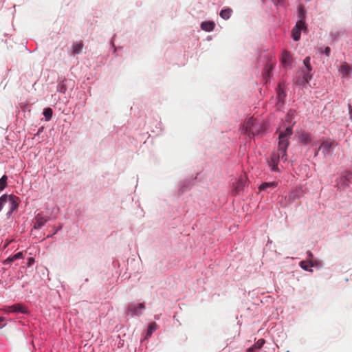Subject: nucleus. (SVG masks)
<instances>
[{
    "instance_id": "obj_27",
    "label": "nucleus",
    "mask_w": 352,
    "mask_h": 352,
    "mask_svg": "<svg viewBox=\"0 0 352 352\" xmlns=\"http://www.w3.org/2000/svg\"><path fill=\"white\" fill-rule=\"evenodd\" d=\"M8 198L7 195H3L0 197V211L2 210L4 204L8 201Z\"/></svg>"
},
{
    "instance_id": "obj_23",
    "label": "nucleus",
    "mask_w": 352,
    "mask_h": 352,
    "mask_svg": "<svg viewBox=\"0 0 352 352\" xmlns=\"http://www.w3.org/2000/svg\"><path fill=\"white\" fill-rule=\"evenodd\" d=\"M43 116H45V118L47 121L50 120L52 117L53 111L51 108L47 107L44 109L43 110Z\"/></svg>"
},
{
    "instance_id": "obj_26",
    "label": "nucleus",
    "mask_w": 352,
    "mask_h": 352,
    "mask_svg": "<svg viewBox=\"0 0 352 352\" xmlns=\"http://www.w3.org/2000/svg\"><path fill=\"white\" fill-rule=\"evenodd\" d=\"M348 108H349V116H350L351 123L347 124V127H348L349 130L352 131V106H351V104H349Z\"/></svg>"
},
{
    "instance_id": "obj_1",
    "label": "nucleus",
    "mask_w": 352,
    "mask_h": 352,
    "mask_svg": "<svg viewBox=\"0 0 352 352\" xmlns=\"http://www.w3.org/2000/svg\"><path fill=\"white\" fill-rule=\"evenodd\" d=\"M289 134L280 133L278 137V151L276 152L281 160L287 161V149L289 146Z\"/></svg>"
},
{
    "instance_id": "obj_31",
    "label": "nucleus",
    "mask_w": 352,
    "mask_h": 352,
    "mask_svg": "<svg viewBox=\"0 0 352 352\" xmlns=\"http://www.w3.org/2000/svg\"><path fill=\"white\" fill-rule=\"evenodd\" d=\"M34 259L33 258H29L28 259V265L30 266L32 263H34Z\"/></svg>"
},
{
    "instance_id": "obj_3",
    "label": "nucleus",
    "mask_w": 352,
    "mask_h": 352,
    "mask_svg": "<svg viewBox=\"0 0 352 352\" xmlns=\"http://www.w3.org/2000/svg\"><path fill=\"white\" fill-rule=\"evenodd\" d=\"M301 30H306L305 23L303 20H298L292 31V37L294 41H297L300 39Z\"/></svg>"
},
{
    "instance_id": "obj_36",
    "label": "nucleus",
    "mask_w": 352,
    "mask_h": 352,
    "mask_svg": "<svg viewBox=\"0 0 352 352\" xmlns=\"http://www.w3.org/2000/svg\"><path fill=\"white\" fill-rule=\"evenodd\" d=\"M59 229H60V228H58V229H56H56H54V231H55V232H54V234L56 233V232H58V230Z\"/></svg>"
},
{
    "instance_id": "obj_33",
    "label": "nucleus",
    "mask_w": 352,
    "mask_h": 352,
    "mask_svg": "<svg viewBox=\"0 0 352 352\" xmlns=\"http://www.w3.org/2000/svg\"><path fill=\"white\" fill-rule=\"evenodd\" d=\"M351 175H352V174L349 173H347V175H346L345 177H346V179L349 180L351 177Z\"/></svg>"
},
{
    "instance_id": "obj_34",
    "label": "nucleus",
    "mask_w": 352,
    "mask_h": 352,
    "mask_svg": "<svg viewBox=\"0 0 352 352\" xmlns=\"http://www.w3.org/2000/svg\"><path fill=\"white\" fill-rule=\"evenodd\" d=\"M308 256L311 258L313 257V254L311 252H307Z\"/></svg>"
},
{
    "instance_id": "obj_32",
    "label": "nucleus",
    "mask_w": 352,
    "mask_h": 352,
    "mask_svg": "<svg viewBox=\"0 0 352 352\" xmlns=\"http://www.w3.org/2000/svg\"><path fill=\"white\" fill-rule=\"evenodd\" d=\"M254 349H255L254 346H252V347H250L248 349V352H253Z\"/></svg>"
},
{
    "instance_id": "obj_4",
    "label": "nucleus",
    "mask_w": 352,
    "mask_h": 352,
    "mask_svg": "<svg viewBox=\"0 0 352 352\" xmlns=\"http://www.w3.org/2000/svg\"><path fill=\"white\" fill-rule=\"evenodd\" d=\"M50 219L47 216H44L41 213L37 214L34 219V229H41Z\"/></svg>"
},
{
    "instance_id": "obj_25",
    "label": "nucleus",
    "mask_w": 352,
    "mask_h": 352,
    "mask_svg": "<svg viewBox=\"0 0 352 352\" xmlns=\"http://www.w3.org/2000/svg\"><path fill=\"white\" fill-rule=\"evenodd\" d=\"M157 329V324L155 322H152L148 325V328L147 330V336H151L154 331Z\"/></svg>"
},
{
    "instance_id": "obj_35",
    "label": "nucleus",
    "mask_w": 352,
    "mask_h": 352,
    "mask_svg": "<svg viewBox=\"0 0 352 352\" xmlns=\"http://www.w3.org/2000/svg\"><path fill=\"white\" fill-rule=\"evenodd\" d=\"M10 243V241H7V243H6L4 248H6Z\"/></svg>"
},
{
    "instance_id": "obj_17",
    "label": "nucleus",
    "mask_w": 352,
    "mask_h": 352,
    "mask_svg": "<svg viewBox=\"0 0 352 352\" xmlns=\"http://www.w3.org/2000/svg\"><path fill=\"white\" fill-rule=\"evenodd\" d=\"M281 62L284 65H287L291 63L292 60V56L289 52L287 51H284L282 53L281 58H280Z\"/></svg>"
},
{
    "instance_id": "obj_16",
    "label": "nucleus",
    "mask_w": 352,
    "mask_h": 352,
    "mask_svg": "<svg viewBox=\"0 0 352 352\" xmlns=\"http://www.w3.org/2000/svg\"><path fill=\"white\" fill-rule=\"evenodd\" d=\"M82 47H83L82 41H80L77 42L76 43H74L72 45V54L74 55H75V54H78L81 53Z\"/></svg>"
},
{
    "instance_id": "obj_13",
    "label": "nucleus",
    "mask_w": 352,
    "mask_h": 352,
    "mask_svg": "<svg viewBox=\"0 0 352 352\" xmlns=\"http://www.w3.org/2000/svg\"><path fill=\"white\" fill-rule=\"evenodd\" d=\"M215 24L213 21H204L201 24V28L206 32H211L214 30Z\"/></svg>"
},
{
    "instance_id": "obj_8",
    "label": "nucleus",
    "mask_w": 352,
    "mask_h": 352,
    "mask_svg": "<svg viewBox=\"0 0 352 352\" xmlns=\"http://www.w3.org/2000/svg\"><path fill=\"white\" fill-rule=\"evenodd\" d=\"M304 65L306 67L307 72H305L304 74V79L306 82H309V81L311 78V76L309 74L310 72L311 71V66L310 65V57L307 56L304 59Z\"/></svg>"
},
{
    "instance_id": "obj_7",
    "label": "nucleus",
    "mask_w": 352,
    "mask_h": 352,
    "mask_svg": "<svg viewBox=\"0 0 352 352\" xmlns=\"http://www.w3.org/2000/svg\"><path fill=\"white\" fill-rule=\"evenodd\" d=\"M8 198L7 202L9 203V206H10V210L8 211V213L11 214L12 212H13V211L16 210L19 206V197H17L13 195H8Z\"/></svg>"
},
{
    "instance_id": "obj_5",
    "label": "nucleus",
    "mask_w": 352,
    "mask_h": 352,
    "mask_svg": "<svg viewBox=\"0 0 352 352\" xmlns=\"http://www.w3.org/2000/svg\"><path fill=\"white\" fill-rule=\"evenodd\" d=\"M4 311L6 313L20 312L22 314H27L28 309L27 307L23 306L22 304L17 303L5 308Z\"/></svg>"
},
{
    "instance_id": "obj_11",
    "label": "nucleus",
    "mask_w": 352,
    "mask_h": 352,
    "mask_svg": "<svg viewBox=\"0 0 352 352\" xmlns=\"http://www.w3.org/2000/svg\"><path fill=\"white\" fill-rule=\"evenodd\" d=\"M335 146V142L333 141L327 140L324 141L320 147V149L322 151L323 153H329L331 148Z\"/></svg>"
},
{
    "instance_id": "obj_20",
    "label": "nucleus",
    "mask_w": 352,
    "mask_h": 352,
    "mask_svg": "<svg viewBox=\"0 0 352 352\" xmlns=\"http://www.w3.org/2000/svg\"><path fill=\"white\" fill-rule=\"evenodd\" d=\"M232 13V10L231 8L223 9L220 12V16L222 19L227 20V19H230Z\"/></svg>"
},
{
    "instance_id": "obj_2",
    "label": "nucleus",
    "mask_w": 352,
    "mask_h": 352,
    "mask_svg": "<svg viewBox=\"0 0 352 352\" xmlns=\"http://www.w3.org/2000/svg\"><path fill=\"white\" fill-rule=\"evenodd\" d=\"M294 111L290 110L286 116L285 121L283 124V127L279 129L278 132H292L293 129V124L294 122H292L294 117Z\"/></svg>"
},
{
    "instance_id": "obj_9",
    "label": "nucleus",
    "mask_w": 352,
    "mask_h": 352,
    "mask_svg": "<svg viewBox=\"0 0 352 352\" xmlns=\"http://www.w3.org/2000/svg\"><path fill=\"white\" fill-rule=\"evenodd\" d=\"M145 308V306L143 303H139L137 305H130L129 307V311L132 313V314L139 316L142 314L141 311Z\"/></svg>"
},
{
    "instance_id": "obj_22",
    "label": "nucleus",
    "mask_w": 352,
    "mask_h": 352,
    "mask_svg": "<svg viewBox=\"0 0 352 352\" xmlns=\"http://www.w3.org/2000/svg\"><path fill=\"white\" fill-rule=\"evenodd\" d=\"M276 186H277V183L274 182H265V183H263L259 186V190H265L267 188H275V187H276Z\"/></svg>"
},
{
    "instance_id": "obj_19",
    "label": "nucleus",
    "mask_w": 352,
    "mask_h": 352,
    "mask_svg": "<svg viewBox=\"0 0 352 352\" xmlns=\"http://www.w3.org/2000/svg\"><path fill=\"white\" fill-rule=\"evenodd\" d=\"M351 70V67L346 63L344 64H343L339 69L342 77H346V76H348Z\"/></svg>"
},
{
    "instance_id": "obj_12",
    "label": "nucleus",
    "mask_w": 352,
    "mask_h": 352,
    "mask_svg": "<svg viewBox=\"0 0 352 352\" xmlns=\"http://www.w3.org/2000/svg\"><path fill=\"white\" fill-rule=\"evenodd\" d=\"M245 185V178L241 177L237 181L236 186L234 187V192L235 194H239L241 191L243 190V187Z\"/></svg>"
},
{
    "instance_id": "obj_24",
    "label": "nucleus",
    "mask_w": 352,
    "mask_h": 352,
    "mask_svg": "<svg viewBox=\"0 0 352 352\" xmlns=\"http://www.w3.org/2000/svg\"><path fill=\"white\" fill-rule=\"evenodd\" d=\"M8 177L3 175L0 178V191L3 190L7 186Z\"/></svg>"
},
{
    "instance_id": "obj_30",
    "label": "nucleus",
    "mask_w": 352,
    "mask_h": 352,
    "mask_svg": "<svg viewBox=\"0 0 352 352\" xmlns=\"http://www.w3.org/2000/svg\"><path fill=\"white\" fill-rule=\"evenodd\" d=\"M330 52H331V50H330V47H326L324 50V53L327 56H329V54H330Z\"/></svg>"
},
{
    "instance_id": "obj_28",
    "label": "nucleus",
    "mask_w": 352,
    "mask_h": 352,
    "mask_svg": "<svg viewBox=\"0 0 352 352\" xmlns=\"http://www.w3.org/2000/svg\"><path fill=\"white\" fill-rule=\"evenodd\" d=\"M265 344V340L263 339H259L254 344V346L255 349H261L263 344Z\"/></svg>"
},
{
    "instance_id": "obj_37",
    "label": "nucleus",
    "mask_w": 352,
    "mask_h": 352,
    "mask_svg": "<svg viewBox=\"0 0 352 352\" xmlns=\"http://www.w3.org/2000/svg\"><path fill=\"white\" fill-rule=\"evenodd\" d=\"M59 229H60V228H58V229H56H56H54V231H55V232H54V234L56 233V232H58V230Z\"/></svg>"
},
{
    "instance_id": "obj_29",
    "label": "nucleus",
    "mask_w": 352,
    "mask_h": 352,
    "mask_svg": "<svg viewBox=\"0 0 352 352\" xmlns=\"http://www.w3.org/2000/svg\"><path fill=\"white\" fill-rule=\"evenodd\" d=\"M298 17L299 20H303L305 21V11L302 8H300L299 12H298Z\"/></svg>"
},
{
    "instance_id": "obj_15",
    "label": "nucleus",
    "mask_w": 352,
    "mask_h": 352,
    "mask_svg": "<svg viewBox=\"0 0 352 352\" xmlns=\"http://www.w3.org/2000/svg\"><path fill=\"white\" fill-rule=\"evenodd\" d=\"M286 94L282 84L279 83L277 89V97L279 102H283Z\"/></svg>"
},
{
    "instance_id": "obj_38",
    "label": "nucleus",
    "mask_w": 352,
    "mask_h": 352,
    "mask_svg": "<svg viewBox=\"0 0 352 352\" xmlns=\"http://www.w3.org/2000/svg\"><path fill=\"white\" fill-rule=\"evenodd\" d=\"M270 74V69L267 70V72H266L265 75H269Z\"/></svg>"
},
{
    "instance_id": "obj_14",
    "label": "nucleus",
    "mask_w": 352,
    "mask_h": 352,
    "mask_svg": "<svg viewBox=\"0 0 352 352\" xmlns=\"http://www.w3.org/2000/svg\"><path fill=\"white\" fill-rule=\"evenodd\" d=\"M23 258V252H20L13 256L8 257V258H6L3 261V264L9 265V264L12 263V262H14V261L19 259V258Z\"/></svg>"
},
{
    "instance_id": "obj_18",
    "label": "nucleus",
    "mask_w": 352,
    "mask_h": 352,
    "mask_svg": "<svg viewBox=\"0 0 352 352\" xmlns=\"http://www.w3.org/2000/svg\"><path fill=\"white\" fill-rule=\"evenodd\" d=\"M300 266L306 271L311 272L314 264L311 261H302L300 263Z\"/></svg>"
},
{
    "instance_id": "obj_10",
    "label": "nucleus",
    "mask_w": 352,
    "mask_h": 352,
    "mask_svg": "<svg viewBox=\"0 0 352 352\" xmlns=\"http://www.w3.org/2000/svg\"><path fill=\"white\" fill-rule=\"evenodd\" d=\"M255 120L253 117L248 118L243 124V128L245 129V132H252V130L255 129Z\"/></svg>"
},
{
    "instance_id": "obj_21",
    "label": "nucleus",
    "mask_w": 352,
    "mask_h": 352,
    "mask_svg": "<svg viewBox=\"0 0 352 352\" xmlns=\"http://www.w3.org/2000/svg\"><path fill=\"white\" fill-rule=\"evenodd\" d=\"M298 140L304 144H308L311 141V137L309 133H300Z\"/></svg>"
},
{
    "instance_id": "obj_6",
    "label": "nucleus",
    "mask_w": 352,
    "mask_h": 352,
    "mask_svg": "<svg viewBox=\"0 0 352 352\" xmlns=\"http://www.w3.org/2000/svg\"><path fill=\"white\" fill-rule=\"evenodd\" d=\"M281 160L278 155L276 153L274 152L272 153L270 160L268 161V164L271 168L272 171H279L278 168V163L279 160Z\"/></svg>"
}]
</instances>
